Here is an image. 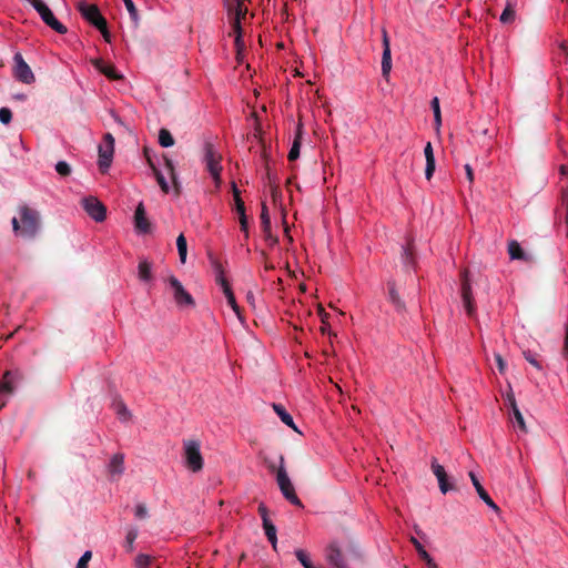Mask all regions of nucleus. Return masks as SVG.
Instances as JSON below:
<instances>
[{"instance_id":"f257e3e1","label":"nucleus","mask_w":568,"mask_h":568,"mask_svg":"<svg viewBox=\"0 0 568 568\" xmlns=\"http://www.w3.org/2000/svg\"><path fill=\"white\" fill-rule=\"evenodd\" d=\"M17 212L18 216L11 221L14 234L24 240L36 239L41 231L40 212L27 204L20 205Z\"/></svg>"},{"instance_id":"f03ea898","label":"nucleus","mask_w":568,"mask_h":568,"mask_svg":"<svg viewBox=\"0 0 568 568\" xmlns=\"http://www.w3.org/2000/svg\"><path fill=\"white\" fill-rule=\"evenodd\" d=\"M183 458L184 465L189 470L199 473L203 469L204 459L201 454V444L199 440H183Z\"/></svg>"},{"instance_id":"7ed1b4c3","label":"nucleus","mask_w":568,"mask_h":568,"mask_svg":"<svg viewBox=\"0 0 568 568\" xmlns=\"http://www.w3.org/2000/svg\"><path fill=\"white\" fill-rule=\"evenodd\" d=\"M276 483L284 498L292 505L303 508L301 499L297 497L294 486L287 475L286 468L276 469Z\"/></svg>"},{"instance_id":"20e7f679","label":"nucleus","mask_w":568,"mask_h":568,"mask_svg":"<svg viewBox=\"0 0 568 568\" xmlns=\"http://www.w3.org/2000/svg\"><path fill=\"white\" fill-rule=\"evenodd\" d=\"M40 14L42 21L60 34L67 33V27L63 26L53 14L51 9L42 0H27Z\"/></svg>"},{"instance_id":"39448f33","label":"nucleus","mask_w":568,"mask_h":568,"mask_svg":"<svg viewBox=\"0 0 568 568\" xmlns=\"http://www.w3.org/2000/svg\"><path fill=\"white\" fill-rule=\"evenodd\" d=\"M203 161L205 163L206 171L211 174L214 180L215 186L220 187L222 183L221 172H222V154L217 153L213 150L212 144H209L205 148V153Z\"/></svg>"},{"instance_id":"423d86ee","label":"nucleus","mask_w":568,"mask_h":568,"mask_svg":"<svg viewBox=\"0 0 568 568\" xmlns=\"http://www.w3.org/2000/svg\"><path fill=\"white\" fill-rule=\"evenodd\" d=\"M12 73H13V77L16 80H18L22 83H26V84H31L36 81V77H34L31 68L24 61V59L20 52H17L13 55Z\"/></svg>"},{"instance_id":"0eeeda50","label":"nucleus","mask_w":568,"mask_h":568,"mask_svg":"<svg viewBox=\"0 0 568 568\" xmlns=\"http://www.w3.org/2000/svg\"><path fill=\"white\" fill-rule=\"evenodd\" d=\"M77 9L81 13L82 18L91 23L95 28H103L105 18L101 14L98 6L90 4L84 0L77 3Z\"/></svg>"},{"instance_id":"6e6552de","label":"nucleus","mask_w":568,"mask_h":568,"mask_svg":"<svg viewBox=\"0 0 568 568\" xmlns=\"http://www.w3.org/2000/svg\"><path fill=\"white\" fill-rule=\"evenodd\" d=\"M85 213L95 222H103L106 217V207L94 196H88L81 201Z\"/></svg>"},{"instance_id":"1a4fd4ad","label":"nucleus","mask_w":568,"mask_h":568,"mask_svg":"<svg viewBox=\"0 0 568 568\" xmlns=\"http://www.w3.org/2000/svg\"><path fill=\"white\" fill-rule=\"evenodd\" d=\"M460 295L463 300L464 307L468 314V316L473 317L476 313L475 302L473 298L470 281L468 277V271L464 270L460 273Z\"/></svg>"},{"instance_id":"9d476101","label":"nucleus","mask_w":568,"mask_h":568,"mask_svg":"<svg viewBox=\"0 0 568 568\" xmlns=\"http://www.w3.org/2000/svg\"><path fill=\"white\" fill-rule=\"evenodd\" d=\"M169 284L173 291V297L178 306L184 307L195 305L194 298L175 276L172 275L169 277Z\"/></svg>"},{"instance_id":"9b49d317","label":"nucleus","mask_w":568,"mask_h":568,"mask_svg":"<svg viewBox=\"0 0 568 568\" xmlns=\"http://www.w3.org/2000/svg\"><path fill=\"white\" fill-rule=\"evenodd\" d=\"M17 374L11 371H6L0 379V408H2L7 400L13 395L16 389Z\"/></svg>"},{"instance_id":"f8f14e48","label":"nucleus","mask_w":568,"mask_h":568,"mask_svg":"<svg viewBox=\"0 0 568 568\" xmlns=\"http://www.w3.org/2000/svg\"><path fill=\"white\" fill-rule=\"evenodd\" d=\"M114 144H99L98 165L101 173H106L110 169L114 155Z\"/></svg>"},{"instance_id":"ddd939ff","label":"nucleus","mask_w":568,"mask_h":568,"mask_svg":"<svg viewBox=\"0 0 568 568\" xmlns=\"http://www.w3.org/2000/svg\"><path fill=\"white\" fill-rule=\"evenodd\" d=\"M432 470L438 480L439 489L443 494L455 489V486L448 481L445 468L435 458L432 462Z\"/></svg>"},{"instance_id":"4468645a","label":"nucleus","mask_w":568,"mask_h":568,"mask_svg":"<svg viewBox=\"0 0 568 568\" xmlns=\"http://www.w3.org/2000/svg\"><path fill=\"white\" fill-rule=\"evenodd\" d=\"M134 225L139 233L148 234L151 232V223L146 217L143 203H139L134 212Z\"/></svg>"},{"instance_id":"2eb2a0df","label":"nucleus","mask_w":568,"mask_h":568,"mask_svg":"<svg viewBox=\"0 0 568 568\" xmlns=\"http://www.w3.org/2000/svg\"><path fill=\"white\" fill-rule=\"evenodd\" d=\"M143 153H144V156L146 159V162H148L149 166L153 171V174H154V176H155V179H156L161 190L164 193H169V191H170L169 183L166 182L163 173L158 168L156 163L154 162L153 158L151 156L150 149L148 146H145L144 150H143Z\"/></svg>"},{"instance_id":"dca6fc26","label":"nucleus","mask_w":568,"mask_h":568,"mask_svg":"<svg viewBox=\"0 0 568 568\" xmlns=\"http://www.w3.org/2000/svg\"><path fill=\"white\" fill-rule=\"evenodd\" d=\"M260 217H261L262 231L265 235L266 241H268L271 245H275L278 242V239L272 234L271 217L268 214V209L265 203H262Z\"/></svg>"},{"instance_id":"f3484780","label":"nucleus","mask_w":568,"mask_h":568,"mask_svg":"<svg viewBox=\"0 0 568 568\" xmlns=\"http://www.w3.org/2000/svg\"><path fill=\"white\" fill-rule=\"evenodd\" d=\"M326 560L335 568L348 567L341 549L334 542L326 549Z\"/></svg>"},{"instance_id":"a211bd4d","label":"nucleus","mask_w":568,"mask_h":568,"mask_svg":"<svg viewBox=\"0 0 568 568\" xmlns=\"http://www.w3.org/2000/svg\"><path fill=\"white\" fill-rule=\"evenodd\" d=\"M469 477H470V480L478 494V496L480 497V499L489 507L491 508L494 511L498 513L499 511V507L494 503V500L490 498V496L488 495V493L485 490V488L481 486V484L479 483L477 476L470 471L469 473Z\"/></svg>"},{"instance_id":"6ab92c4d","label":"nucleus","mask_w":568,"mask_h":568,"mask_svg":"<svg viewBox=\"0 0 568 568\" xmlns=\"http://www.w3.org/2000/svg\"><path fill=\"white\" fill-rule=\"evenodd\" d=\"M93 65L110 80L122 79V75L116 72L114 65L105 63L102 59L94 60Z\"/></svg>"},{"instance_id":"aec40b11","label":"nucleus","mask_w":568,"mask_h":568,"mask_svg":"<svg viewBox=\"0 0 568 568\" xmlns=\"http://www.w3.org/2000/svg\"><path fill=\"white\" fill-rule=\"evenodd\" d=\"M424 155L426 159L425 178L430 180L435 172V156L432 144H426Z\"/></svg>"},{"instance_id":"412c9836","label":"nucleus","mask_w":568,"mask_h":568,"mask_svg":"<svg viewBox=\"0 0 568 568\" xmlns=\"http://www.w3.org/2000/svg\"><path fill=\"white\" fill-rule=\"evenodd\" d=\"M388 298L389 302L395 306L397 312H404L405 311V303L400 300L395 283L388 282Z\"/></svg>"},{"instance_id":"4be33fe9","label":"nucleus","mask_w":568,"mask_h":568,"mask_svg":"<svg viewBox=\"0 0 568 568\" xmlns=\"http://www.w3.org/2000/svg\"><path fill=\"white\" fill-rule=\"evenodd\" d=\"M124 470V457L122 454H115L110 460L109 471L112 475H121Z\"/></svg>"},{"instance_id":"5701e85b","label":"nucleus","mask_w":568,"mask_h":568,"mask_svg":"<svg viewBox=\"0 0 568 568\" xmlns=\"http://www.w3.org/2000/svg\"><path fill=\"white\" fill-rule=\"evenodd\" d=\"M508 254L511 260L528 261L526 253L520 247L519 243L515 240H513L508 243Z\"/></svg>"},{"instance_id":"b1692460","label":"nucleus","mask_w":568,"mask_h":568,"mask_svg":"<svg viewBox=\"0 0 568 568\" xmlns=\"http://www.w3.org/2000/svg\"><path fill=\"white\" fill-rule=\"evenodd\" d=\"M273 408L277 416L281 418V420L288 427L293 428L294 430H297L293 417L286 412L283 405L281 404H273Z\"/></svg>"},{"instance_id":"393cba45","label":"nucleus","mask_w":568,"mask_h":568,"mask_svg":"<svg viewBox=\"0 0 568 568\" xmlns=\"http://www.w3.org/2000/svg\"><path fill=\"white\" fill-rule=\"evenodd\" d=\"M210 260H211V264H212V267L214 270V273H215V281H216V283L220 286L229 284L227 280L224 276V270L222 267L221 262L217 261L216 258L212 257V256H210Z\"/></svg>"},{"instance_id":"a878e982","label":"nucleus","mask_w":568,"mask_h":568,"mask_svg":"<svg viewBox=\"0 0 568 568\" xmlns=\"http://www.w3.org/2000/svg\"><path fill=\"white\" fill-rule=\"evenodd\" d=\"M402 262L405 267H413L415 264L414 260V246L412 242H408L406 246H403Z\"/></svg>"},{"instance_id":"bb28decb","label":"nucleus","mask_w":568,"mask_h":568,"mask_svg":"<svg viewBox=\"0 0 568 568\" xmlns=\"http://www.w3.org/2000/svg\"><path fill=\"white\" fill-rule=\"evenodd\" d=\"M221 287H222L223 293L227 300V304L233 308V311L236 313L239 318H241L240 306L236 303L234 293H233L230 284L222 285Z\"/></svg>"},{"instance_id":"cd10ccee","label":"nucleus","mask_w":568,"mask_h":568,"mask_svg":"<svg viewBox=\"0 0 568 568\" xmlns=\"http://www.w3.org/2000/svg\"><path fill=\"white\" fill-rule=\"evenodd\" d=\"M263 528L268 541L272 544L273 548H276L277 537H276V527L270 519H265L263 524Z\"/></svg>"},{"instance_id":"c85d7f7f","label":"nucleus","mask_w":568,"mask_h":568,"mask_svg":"<svg viewBox=\"0 0 568 568\" xmlns=\"http://www.w3.org/2000/svg\"><path fill=\"white\" fill-rule=\"evenodd\" d=\"M113 406L118 417L121 420L126 422L131 418V413L122 400H115Z\"/></svg>"},{"instance_id":"c756f323","label":"nucleus","mask_w":568,"mask_h":568,"mask_svg":"<svg viewBox=\"0 0 568 568\" xmlns=\"http://www.w3.org/2000/svg\"><path fill=\"white\" fill-rule=\"evenodd\" d=\"M139 277L144 282L152 278L151 264L148 261H141L139 263Z\"/></svg>"},{"instance_id":"7c9ffc66","label":"nucleus","mask_w":568,"mask_h":568,"mask_svg":"<svg viewBox=\"0 0 568 568\" xmlns=\"http://www.w3.org/2000/svg\"><path fill=\"white\" fill-rule=\"evenodd\" d=\"M176 246L179 256L182 263H185L186 261V254H187V243L186 239L183 234H180L176 239Z\"/></svg>"},{"instance_id":"2f4dec72","label":"nucleus","mask_w":568,"mask_h":568,"mask_svg":"<svg viewBox=\"0 0 568 568\" xmlns=\"http://www.w3.org/2000/svg\"><path fill=\"white\" fill-rule=\"evenodd\" d=\"M515 9H514V6L508 2L506 8L504 9L499 20L500 22L503 23H510L515 20Z\"/></svg>"},{"instance_id":"473e14b6","label":"nucleus","mask_w":568,"mask_h":568,"mask_svg":"<svg viewBox=\"0 0 568 568\" xmlns=\"http://www.w3.org/2000/svg\"><path fill=\"white\" fill-rule=\"evenodd\" d=\"M382 62H392L390 43L386 31L383 33V55Z\"/></svg>"},{"instance_id":"72a5a7b5","label":"nucleus","mask_w":568,"mask_h":568,"mask_svg":"<svg viewBox=\"0 0 568 568\" xmlns=\"http://www.w3.org/2000/svg\"><path fill=\"white\" fill-rule=\"evenodd\" d=\"M153 561V557L146 554H139L135 557V568H149Z\"/></svg>"},{"instance_id":"f704fd0d","label":"nucleus","mask_w":568,"mask_h":568,"mask_svg":"<svg viewBox=\"0 0 568 568\" xmlns=\"http://www.w3.org/2000/svg\"><path fill=\"white\" fill-rule=\"evenodd\" d=\"M229 13L231 17L242 19L247 13V8L244 2H236V7L234 9L229 8Z\"/></svg>"},{"instance_id":"c9c22d12","label":"nucleus","mask_w":568,"mask_h":568,"mask_svg":"<svg viewBox=\"0 0 568 568\" xmlns=\"http://www.w3.org/2000/svg\"><path fill=\"white\" fill-rule=\"evenodd\" d=\"M138 537V529L132 528L128 531L125 536V548L129 552L133 551L134 549V541Z\"/></svg>"},{"instance_id":"e433bc0d","label":"nucleus","mask_w":568,"mask_h":568,"mask_svg":"<svg viewBox=\"0 0 568 568\" xmlns=\"http://www.w3.org/2000/svg\"><path fill=\"white\" fill-rule=\"evenodd\" d=\"M162 160L164 162V166H165V170H166L168 174L170 175V178L172 179L173 183L175 184L176 183V176H175L174 165H173L172 160L166 154H162Z\"/></svg>"},{"instance_id":"4c0bfd02","label":"nucleus","mask_w":568,"mask_h":568,"mask_svg":"<svg viewBox=\"0 0 568 568\" xmlns=\"http://www.w3.org/2000/svg\"><path fill=\"white\" fill-rule=\"evenodd\" d=\"M432 110L434 112V119L437 125L442 122V115H440V106H439V100L437 97L433 98L430 102Z\"/></svg>"},{"instance_id":"58836bf2","label":"nucleus","mask_w":568,"mask_h":568,"mask_svg":"<svg viewBox=\"0 0 568 568\" xmlns=\"http://www.w3.org/2000/svg\"><path fill=\"white\" fill-rule=\"evenodd\" d=\"M55 171L61 176H69L71 174V166L65 161H59L55 164Z\"/></svg>"},{"instance_id":"ea45409f","label":"nucleus","mask_w":568,"mask_h":568,"mask_svg":"<svg viewBox=\"0 0 568 568\" xmlns=\"http://www.w3.org/2000/svg\"><path fill=\"white\" fill-rule=\"evenodd\" d=\"M231 26L236 33L235 42L239 44L242 37L241 19L231 17Z\"/></svg>"},{"instance_id":"a19ab883","label":"nucleus","mask_w":568,"mask_h":568,"mask_svg":"<svg viewBox=\"0 0 568 568\" xmlns=\"http://www.w3.org/2000/svg\"><path fill=\"white\" fill-rule=\"evenodd\" d=\"M524 357L527 362H529L534 367L537 369H541L542 365L540 361L537 359L536 354L531 353L530 351H524Z\"/></svg>"},{"instance_id":"79ce46f5","label":"nucleus","mask_w":568,"mask_h":568,"mask_svg":"<svg viewBox=\"0 0 568 568\" xmlns=\"http://www.w3.org/2000/svg\"><path fill=\"white\" fill-rule=\"evenodd\" d=\"M12 120V112L9 108H0V122L9 124Z\"/></svg>"},{"instance_id":"37998d69","label":"nucleus","mask_w":568,"mask_h":568,"mask_svg":"<svg viewBox=\"0 0 568 568\" xmlns=\"http://www.w3.org/2000/svg\"><path fill=\"white\" fill-rule=\"evenodd\" d=\"M92 558V551L87 550L84 554L80 557L77 568H88V564Z\"/></svg>"},{"instance_id":"c03bdc74","label":"nucleus","mask_w":568,"mask_h":568,"mask_svg":"<svg viewBox=\"0 0 568 568\" xmlns=\"http://www.w3.org/2000/svg\"><path fill=\"white\" fill-rule=\"evenodd\" d=\"M513 416H514L516 423L518 424L519 428L521 430L526 432L525 419H524V416H523L521 412L519 410V408H515Z\"/></svg>"},{"instance_id":"a18cd8bd","label":"nucleus","mask_w":568,"mask_h":568,"mask_svg":"<svg viewBox=\"0 0 568 568\" xmlns=\"http://www.w3.org/2000/svg\"><path fill=\"white\" fill-rule=\"evenodd\" d=\"M123 2L125 4V8L129 11L131 18L133 20H136L138 19V9L135 8L133 1L132 0H123Z\"/></svg>"},{"instance_id":"49530a36","label":"nucleus","mask_w":568,"mask_h":568,"mask_svg":"<svg viewBox=\"0 0 568 568\" xmlns=\"http://www.w3.org/2000/svg\"><path fill=\"white\" fill-rule=\"evenodd\" d=\"M158 142H174L171 132L168 129H161Z\"/></svg>"},{"instance_id":"de8ad7c7","label":"nucleus","mask_w":568,"mask_h":568,"mask_svg":"<svg viewBox=\"0 0 568 568\" xmlns=\"http://www.w3.org/2000/svg\"><path fill=\"white\" fill-rule=\"evenodd\" d=\"M300 146L301 144H292V149L288 152V161H295L300 156Z\"/></svg>"},{"instance_id":"09e8293b","label":"nucleus","mask_w":568,"mask_h":568,"mask_svg":"<svg viewBox=\"0 0 568 568\" xmlns=\"http://www.w3.org/2000/svg\"><path fill=\"white\" fill-rule=\"evenodd\" d=\"M135 516L143 519L148 516V509L144 505L140 504L135 507Z\"/></svg>"},{"instance_id":"8fccbe9b","label":"nucleus","mask_w":568,"mask_h":568,"mask_svg":"<svg viewBox=\"0 0 568 568\" xmlns=\"http://www.w3.org/2000/svg\"><path fill=\"white\" fill-rule=\"evenodd\" d=\"M390 70H392V62H382V74L386 80H388V78H389Z\"/></svg>"},{"instance_id":"3c124183","label":"nucleus","mask_w":568,"mask_h":568,"mask_svg":"<svg viewBox=\"0 0 568 568\" xmlns=\"http://www.w3.org/2000/svg\"><path fill=\"white\" fill-rule=\"evenodd\" d=\"M258 514H260V516L262 518V523L263 524H264L265 519H270L268 518V510H267V508H266V506L264 504H260V506H258Z\"/></svg>"},{"instance_id":"603ef678","label":"nucleus","mask_w":568,"mask_h":568,"mask_svg":"<svg viewBox=\"0 0 568 568\" xmlns=\"http://www.w3.org/2000/svg\"><path fill=\"white\" fill-rule=\"evenodd\" d=\"M417 554L418 556L420 557L422 560H424L425 562H427L428 560L432 559V557L429 556V554L425 550L424 547H418V550H417Z\"/></svg>"},{"instance_id":"864d4df0","label":"nucleus","mask_w":568,"mask_h":568,"mask_svg":"<svg viewBox=\"0 0 568 568\" xmlns=\"http://www.w3.org/2000/svg\"><path fill=\"white\" fill-rule=\"evenodd\" d=\"M235 210L239 215H243L245 213V205L242 199H237V201H235Z\"/></svg>"},{"instance_id":"5fc2aeb1","label":"nucleus","mask_w":568,"mask_h":568,"mask_svg":"<svg viewBox=\"0 0 568 568\" xmlns=\"http://www.w3.org/2000/svg\"><path fill=\"white\" fill-rule=\"evenodd\" d=\"M240 225L241 230L247 234L248 222L245 213L243 215H240Z\"/></svg>"},{"instance_id":"6e6d98bb","label":"nucleus","mask_w":568,"mask_h":568,"mask_svg":"<svg viewBox=\"0 0 568 568\" xmlns=\"http://www.w3.org/2000/svg\"><path fill=\"white\" fill-rule=\"evenodd\" d=\"M97 29L102 33V36H103V38H104V40L106 42L111 41V34H110V32L108 30V23L106 22L104 23L103 28L101 27V28H97Z\"/></svg>"},{"instance_id":"4d7b16f0","label":"nucleus","mask_w":568,"mask_h":568,"mask_svg":"<svg viewBox=\"0 0 568 568\" xmlns=\"http://www.w3.org/2000/svg\"><path fill=\"white\" fill-rule=\"evenodd\" d=\"M278 466L276 467L274 464H268L267 467L271 471H275L277 468L284 467L285 468V458L283 455L280 456Z\"/></svg>"},{"instance_id":"13d9d810","label":"nucleus","mask_w":568,"mask_h":568,"mask_svg":"<svg viewBox=\"0 0 568 568\" xmlns=\"http://www.w3.org/2000/svg\"><path fill=\"white\" fill-rule=\"evenodd\" d=\"M496 358V363H497V366H498V369L500 373H504L505 372V367H506V363L505 361L503 359L501 355L497 354L495 356Z\"/></svg>"},{"instance_id":"bf43d9fd","label":"nucleus","mask_w":568,"mask_h":568,"mask_svg":"<svg viewBox=\"0 0 568 568\" xmlns=\"http://www.w3.org/2000/svg\"><path fill=\"white\" fill-rule=\"evenodd\" d=\"M507 402L509 404L511 413H514L515 408H518L514 394L507 395Z\"/></svg>"},{"instance_id":"052dcab7","label":"nucleus","mask_w":568,"mask_h":568,"mask_svg":"<svg viewBox=\"0 0 568 568\" xmlns=\"http://www.w3.org/2000/svg\"><path fill=\"white\" fill-rule=\"evenodd\" d=\"M465 171H466V175H467V180L473 183L474 182V172H473V169L469 164H466L465 165Z\"/></svg>"},{"instance_id":"680f3d73","label":"nucleus","mask_w":568,"mask_h":568,"mask_svg":"<svg viewBox=\"0 0 568 568\" xmlns=\"http://www.w3.org/2000/svg\"><path fill=\"white\" fill-rule=\"evenodd\" d=\"M232 191H233L234 202L237 201V199H241V192L236 187L235 183L232 184Z\"/></svg>"},{"instance_id":"e2e57ef3","label":"nucleus","mask_w":568,"mask_h":568,"mask_svg":"<svg viewBox=\"0 0 568 568\" xmlns=\"http://www.w3.org/2000/svg\"><path fill=\"white\" fill-rule=\"evenodd\" d=\"M559 48L565 53L566 58H568V42H561Z\"/></svg>"},{"instance_id":"0e129e2a","label":"nucleus","mask_w":568,"mask_h":568,"mask_svg":"<svg viewBox=\"0 0 568 568\" xmlns=\"http://www.w3.org/2000/svg\"><path fill=\"white\" fill-rule=\"evenodd\" d=\"M320 314H321V317H322V323L326 324L327 323L326 320L328 317V314L323 308L320 310Z\"/></svg>"},{"instance_id":"69168bd1","label":"nucleus","mask_w":568,"mask_h":568,"mask_svg":"<svg viewBox=\"0 0 568 568\" xmlns=\"http://www.w3.org/2000/svg\"><path fill=\"white\" fill-rule=\"evenodd\" d=\"M564 202L566 206V217H568V191L564 192Z\"/></svg>"},{"instance_id":"338daca9","label":"nucleus","mask_w":568,"mask_h":568,"mask_svg":"<svg viewBox=\"0 0 568 568\" xmlns=\"http://www.w3.org/2000/svg\"><path fill=\"white\" fill-rule=\"evenodd\" d=\"M410 542L414 545L416 551L418 550V547H424L415 537L410 538Z\"/></svg>"},{"instance_id":"774afa93","label":"nucleus","mask_w":568,"mask_h":568,"mask_svg":"<svg viewBox=\"0 0 568 568\" xmlns=\"http://www.w3.org/2000/svg\"><path fill=\"white\" fill-rule=\"evenodd\" d=\"M426 566L428 568H439L438 565L434 561V559L432 558L430 560H428L427 562H425Z\"/></svg>"}]
</instances>
